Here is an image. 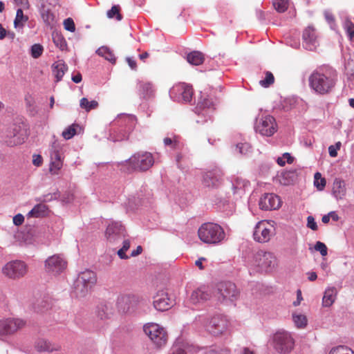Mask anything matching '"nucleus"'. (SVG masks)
Returning <instances> with one entry per match:
<instances>
[{
  "instance_id": "obj_28",
  "label": "nucleus",
  "mask_w": 354,
  "mask_h": 354,
  "mask_svg": "<svg viewBox=\"0 0 354 354\" xmlns=\"http://www.w3.org/2000/svg\"><path fill=\"white\" fill-rule=\"evenodd\" d=\"M48 208L46 205L40 203L35 205L28 214L29 217L40 218L44 217L48 214Z\"/></svg>"
},
{
  "instance_id": "obj_13",
  "label": "nucleus",
  "mask_w": 354,
  "mask_h": 354,
  "mask_svg": "<svg viewBox=\"0 0 354 354\" xmlns=\"http://www.w3.org/2000/svg\"><path fill=\"white\" fill-rule=\"evenodd\" d=\"M273 234L274 227L271 223L267 221H261L255 226L253 236L257 242L266 243Z\"/></svg>"
},
{
  "instance_id": "obj_52",
  "label": "nucleus",
  "mask_w": 354,
  "mask_h": 354,
  "mask_svg": "<svg viewBox=\"0 0 354 354\" xmlns=\"http://www.w3.org/2000/svg\"><path fill=\"white\" fill-rule=\"evenodd\" d=\"M315 250L319 251L322 256H326L328 254V250L326 245L320 241H317L315 245Z\"/></svg>"
},
{
  "instance_id": "obj_27",
  "label": "nucleus",
  "mask_w": 354,
  "mask_h": 354,
  "mask_svg": "<svg viewBox=\"0 0 354 354\" xmlns=\"http://www.w3.org/2000/svg\"><path fill=\"white\" fill-rule=\"evenodd\" d=\"M52 68L56 82H59L67 70V66L62 60H59L53 64Z\"/></svg>"
},
{
  "instance_id": "obj_17",
  "label": "nucleus",
  "mask_w": 354,
  "mask_h": 354,
  "mask_svg": "<svg viewBox=\"0 0 354 354\" xmlns=\"http://www.w3.org/2000/svg\"><path fill=\"white\" fill-rule=\"evenodd\" d=\"M153 306L160 311L169 310L173 305L174 301L169 297L165 290L158 291L153 297Z\"/></svg>"
},
{
  "instance_id": "obj_2",
  "label": "nucleus",
  "mask_w": 354,
  "mask_h": 354,
  "mask_svg": "<svg viewBox=\"0 0 354 354\" xmlns=\"http://www.w3.org/2000/svg\"><path fill=\"white\" fill-rule=\"evenodd\" d=\"M198 235L201 241L207 244H218L222 242L225 233L223 228L214 223H205L198 228Z\"/></svg>"
},
{
  "instance_id": "obj_29",
  "label": "nucleus",
  "mask_w": 354,
  "mask_h": 354,
  "mask_svg": "<svg viewBox=\"0 0 354 354\" xmlns=\"http://www.w3.org/2000/svg\"><path fill=\"white\" fill-rule=\"evenodd\" d=\"M295 171H284L277 176V180L281 185H289L295 181Z\"/></svg>"
},
{
  "instance_id": "obj_26",
  "label": "nucleus",
  "mask_w": 354,
  "mask_h": 354,
  "mask_svg": "<svg viewBox=\"0 0 354 354\" xmlns=\"http://www.w3.org/2000/svg\"><path fill=\"white\" fill-rule=\"evenodd\" d=\"M337 295V290L335 287H328L326 289L322 298V306L330 307L335 302Z\"/></svg>"
},
{
  "instance_id": "obj_33",
  "label": "nucleus",
  "mask_w": 354,
  "mask_h": 354,
  "mask_svg": "<svg viewBox=\"0 0 354 354\" xmlns=\"http://www.w3.org/2000/svg\"><path fill=\"white\" fill-rule=\"evenodd\" d=\"M24 100L26 107L29 115L35 116L38 113V109L35 105V100L34 97L30 95H26Z\"/></svg>"
},
{
  "instance_id": "obj_54",
  "label": "nucleus",
  "mask_w": 354,
  "mask_h": 354,
  "mask_svg": "<svg viewBox=\"0 0 354 354\" xmlns=\"http://www.w3.org/2000/svg\"><path fill=\"white\" fill-rule=\"evenodd\" d=\"M163 142L166 146H171L174 149L178 147L179 142L178 141L176 137H174V138H165L163 140Z\"/></svg>"
},
{
  "instance_id": "obj_37",
  "label": "nucleus",
  "mask_w": 354,
  "mask_h": 354,
  "mask_svg": "<svg viewBox=\"0 0 354 354\" xmlns=\"http://www.w3.org/2000/svg\"><path fill=\"white\" fill-rule=\"evenodd\" d=\"M28 20V17L24 15L22 8H19L17 10L16 17L14 21L15 27H23Z\"/></svg>"
},
{
  "instance_id": "obj_7",
  "label": "nucleus",
  "mask_w": 354,
  "mask_h": 354,
  "mask_svg": "<svg viewBox=\"0 0 354 354\" xmlns=\"http://www.w3.org/2000/svg\"><path fill=\"white\" fill-rule=\"evenodd\" d=\"M272 342L274 348L281 354L290 353L295 346V341L292 335L284 330L277 331L274 333Z\"/></svg>"
},
{
  "instance_id": "obj_61",
  "label": "nucleus",
  "mask_w": 354,
  "mask_h": 354,
  "mask_svg": "<svg viewBox=\"0 0 354 354\" xmlns=\"http://www.w3.org/2000/svg\"><path fill=\"white\" fill-rule=\"evenodd\" d=\"M126 61L131 69L136 70L137 63L134 59L131 57H127Z\"/></svg>"
},
{
  "instance_id": "obj_60",
  "label": "nucleus",
  "mask_w": 354,
  "mask_h": 354,
  "mask_svg": "<svg viewBox=\"0 0 354 354\" xmlns=\"http://www.w3.org/2000/svg\"><path fill=\"white\" fill-rule=\"evenodd\" d=\"M15 2L24 9H28L30 7L28 0H15Z\"/></svg>"
},
{
  "instance_id": "obj_41",
  "label": "nucleus",
  "mask_w": 354,
  "mask_h": 354,
  "mask_svg": "<svg viewBox=\"0 0 354 354\" xmlns=\"http://www.w3.org/2000/svg\"><path fill=\"white\" fill-rule=\"evenodd\" d=\"M274 82V77L273 74L270 71L265 72V78L260 80L259 84L264 87L268 88Z\"/></svg>"
},
{
  "instance_id": "obj_63",
  "label": "nucleus",
  "mask_w": 354,
  "mask_h": 354,
  "mask_svg": "<svg viewBox=\"0 0 354 354\" xmlns=\"http://www.w3.org/2000/svg\"><path fill=\"white\" fill-rule=\"evenodd\" d=\"M241 354H257L253 350L248 347H243L241 350Z\"/></svg>"
},
{
  "instance_id": "obj_53",
  "label": "nucleus",
  "mask_w": 354,
  "mask_h": 354,
  "mask_svg": "<svg viewBox=\"0 0 354 354\" xmlns=\"http://www.w3.org/2000/svg\"><path fill=\"white\" fill-rule=\"evenodd\" d=\"M64 26L66 30L70 32H73L75 30V25L73 19L71 18H67L64 21Z\"/></svg>"
},
{
  "instance_id": "obj_24",
  "label": "nucleus",
  "mask_w": 354,
  "mask_h": 354,
  "mask_svg": "<svg viewBox=\"0 0 354 354\" xmlns=\"http://www.w3.org/2000/svg\"><path fill=\"white\" fill-rule=\"evenodd\" d=\"M303 39L307 49L310 50H314L317 44V36L315 29L312 26L307 27L304 30Z\"/></svg>"
},
{
  "instance_id": "obj_20",
  "label": "nucleus",
  "mask_w": 354,
  "mask_h": 354,
  "mask_svg": "<svg viewBox=\"0 0 354 354\" xmlns=\"http://www.w3.org/2000/svg\"><path fill=\"white\" fill-rule=\"evenodd\" d=\"M125 234V229L119 223L112 222L106 227V236L110 242H113L118 239L124 237Z\"/></svg>"
},
{
  "instance_id": "obj_38",
  "label": "nucleus",
  "mask_w": 354,
  "mask_h": 354,
  "mask_svg": "<svg viewBox=\"0 0 354 354\" xmlns=\"http://www.w3.org/2000/svg\"><path fill=\"white\" fill-rule=\"evenodd\" d=\"M121 8L119 5H114L106 12V16L109 19L115 18L118 21L122 19V15L120 13Z\"/></svg>"
},
{
  "instance_id": "obj_16",
  "label": "nucleus",
  "mask_w": 354,
  "mask_h": 354,
  "mask_svg": "<svg viewBox=\"0 0 354 354\" xmlns=\"http://www.w3.org/2000/svg\"><path fill=\"white\" fill-rule=\"evenodd\" d=\"M64 156L54 145L50 155L49 172L51 175H58L63 167Z\"/></svg>"
},
{
  "instance_id": "obj_43",
  "label": "nucleus",
  "mask_w": 354,
  "mask_h": 354,
  "mask_svg": "<svg viewBox=\"0 0 354 354\" xmlns=\"http://www.w3.org/2000/svg\"><path fill=\"white\" fill-rule=\"evenodd\" d=\"M216 100H214L212 98L205 97L203 99L201 102L198 103V105L202 109H207L214 110Z\"/></svg>"
},
{
  "instance_id": "obj_35",
  "label": "nucleus",
  "mask_w": 354,
  "mask_h": 354,
  "mask_svg": "<svg viewBox=\"0 0 354 354\" xmlns=\"http://www.w3.org/2000/svg\"><path fill=\"white\" fill-rule=\"evenodd\" d=\"M52 37L53 41L57 47H58L62 50L66 49V41L61 33L53 32L52 34Z\"/></svg>"
},
{
  "instance_id": "obj_46",
  "label": "nucleus",
  "mask_w": 354,
  "mask_h": 354,
  "mask_svg": "<svg viewBox=\"0 0 354 354\" xmlns=\"http://www.w3.org/2000/svg\"><path fill=\"white\" fill-rule=\"evenodd\" d=\"M76 127H78L77 124H73L69 126L62 132V136L66 140L72 138L76 134Z\"/></svg>"
},
{
  "instance_id": "obj_40",
  "label": "nucleus",
  "mask_w": 354,
  "mask_h": 354,
  "mask_svg": "<svg viewBox=\"0 0 354 354\" xmlns=\"http://www.w3.org/2000/svg\"><path fill=\"white\" fill-rule=\"evenodd\" d=\"M293 322L298 328H303L307 325V318L304 315L294 313L292 315Z\"/></svg>"
},
{
  "instance_id": "obj_3",
  "label": "nucleus",
  "mask_w": 354,
  "mask_h": 354,
  "mask_svg": "<svg viewBox=\"0 0 354 354\" xmlns=\"http://www.w3.org/2000/svg\"><path fill=\"white\" fill-rule=\"evenodd\" d=\"M275 261V257L272 253L259 250L252 253L248 263L257 271L268 272L274 267Z\"/></svg>"
},
{
  "instance_id": "obj_58",
  "label": "nucleus",
  "mask_w": 354,
  "mask_h": 354,
  "mask_svg": "<svg viewBox=\"0 0 354 354\" xmlns=\"http://www.w3.org/2000/svg\"><path fill=\"white\" fill-rule=\"evenodd\" d=\"M43 162V158L41 155L35 154L32 156V164L35 166L39 167Z\"/></svg>"
},
{
  "instance_id": "obj_19",
  "label": "nucleus",
  "mask_w": 354,
  "mask_h": 354,
  "mask_svg": "<svg viewBox=\"0 0 354 354\" xmlns=\"http://www.w3.org/2000/svg\"><path fill=\"white\" fill-rule=\"evenodd\" d=\"M222 182V174L215 169L205 172L203 176V184L209 188L218 187Z\"/></svg>"
},
{
  "instance_id": "obj_49",
  "label": "nucleus",
  "mask_w": 354,
  "mask_h": 354,
  "mask_svg": "<svg viewBox=\"0 0 354 354\" xmlns=\"http://www.w3.org/2000/svg\"><path fill=\"white\" fill-rule=\"evenodd\" d=\"M43 47L40 44H34L31 47V55L33 58H38L39 57L42 53H43Z\"/></svg>"
},
{
  "instance_id": "obj_48",
  "label": "nucleus",
  "mask_w": 354,
  "mask_h": 354,
  "mask_svg": "<svg viewBox=\"0 0 354 354\" xmlns=\"http://www.w3.org/2000/svg\"><path fill=\"white\" fill-rule=\"evenodd\" d=\"M294 158L291 156L289 153H284L281 157H279L277 160V162L281 167H283L286 165L287 162L288 164H291L293 162Z\"/></svg>"
},
{
  "instance_id": "obj_50",
  "label": "nucleus",
  "mask_w": 354,
  "mask_h": 354,
  "mask_svg": "<svg viewBox=\"0 0 354 354\" xmlns=\"http://www.w3.org/2000/svg\"><path fill=\"white\" fill-rule=\"evenodd\" d=\"M7 335H10L8 320L7 319L0 320V337H3Z\"/></svg>"
},
{
  "instance_id": "obj_8",
  "label": "nucleus",
  "mask_w": 354,
  "mask_h": 354,
  "mask_svg": "<svg viewBox=\"0 0 354 354\" xmlns=\"http://www.w3.org/2000/svg\"><path fill=\"white\" fill-rule=\"evenodd\" d=\"M216 297L218 301H234L239 298V291L236 285L230 281H222L216 286Z\"/></svg>"
},
{
  "instance_id": "obj_5",
  "label": "nucleus",
  "mask_w": 354,
  "mask_h": 354,
  "mask_svg": "<svg viewBox=\"0 0 354 354\" xmlns=\"http://www.w3.org/2000/svg\"><path fill=\"white\" fill-rule=\"evenodd\" d=\"M143 330L157 348H162L166 345L168 334L165 328L160 325L152 322L147 323L144 325Z\"/></svg>"
},
{
  "instance_id": "obj_21",
  "label": "nucleus",
  "mask_w": 354,
  "mask_h": 354,
  "mask_svg": "<svg viewBox=\"0 0 354 354\" xmlns=\"http://www.w3.org/2000/svg\"><path fill=\"white\" fill-rule=\"evenodd\" d=\"M95 314L101 320L111 319L114 314L113 303L109 301L100 303L96 307Z\"/></svg>"
},
{
  "instance_id": "obj_12",
  "label": "nucleus",
  "mask_w": 354,
  "mask_h": 354,
  "mask_svg": "<svg viewBox=\"0 0 354 354\" xmlns=\"http://www.w3.org/2000/svg\"><path fill=\"white\" fill-rule=\"evenodd\" d=\"M8 137L6 142L10 146L23 143L27 138L26 125L23 122L14 124L9 130Z\"/></svg>"
},
{
  "instance_id": "obj_23",
  "label": "nucleus",
  "mask_w": 354,
  "mask_h": 354,
  "mask_svg": "<svg viewBox=\"0 0 354 354\" xmlns=\"http://www.w3.org/2000/svg\"><path fill=\"white\" fill-rule=\"evenodd\" d=\"M211 297L209 289L205 286H201L194 290L190 297L189 301L193 304L204 302Z\"/></svg>"
},
{
  "instance_id": "obj_25",
  "label": "nucleus",
  "mask_w": 354,
  "mask_h": 354,
  "mask_svg": "<svg viewBox=\"0 0 354 354\" xmlns=\"http://www.w3.org/2000/svg\"><path fill=\"white\" fill-rule=\"evenodd\" d=\"M332 193L337 200L344 198L346 195V182L341 178H335L333 183Z\"/></svg>"
},
{
  "instance_id": "obj_56",
  "label": "nucleus",
  "mask_w": 354,
  "mask_h": 354,
  "mask_svg": "<svg viewBox=\"0 0 354 354\" xmlns=\"http://www.w3.org/2000/svg\"><path fill=\"white\" fill-rule=\"evenodd\" d=\"M307 227L314 231L317 230V225L312 216H309L307 218Z\"/></svg>"
},
{
  "instance_id": "obj_6",
  "label": "nucleus",
  "mask_w": 354,
  "mask_h": 354,
  "mask_svg": "<svg viewBox=\"0 0 354 354\" xmlns=\"http://www.w3.org/2000/svg\"><path fill=\"white\" fill-rule=\"evenodd\" d=\"M207 330L214 336H221L231 333V323L223 315H216L207 323Z\"/></svg>"
},
{
  "instance_id": "obj_36",
  "label": "nucleus",
  "mask_w": 354,
  "mask_h": 354,
  "mask_svg": "<svg viewBox=\"0 0 354 354\" xmlns=\"http://www.w3.org/2000/svg\"><path fill=\"white\" fill-rule=\"evenodd\" d=\"M80 106L82 109L88 112L91 110L95 109L98 106V102L96 100L88 101L86 97L80 100Z\"/></svg>"
},
{
  "instance_id": "obj_62",
  "label": "nucleus",
  "mask_w": 354,
  "mask_h": 354,
  "mask_svg": "<svg viewBox=\"0 0 354 354\" xmlns=\"http://www.w3.org/2000/svg\"><path fill=\"white\" fill-rule=\"evenodd\" d=\"M206 261L205 257H200L198 260L195 261V265L200 269L203 270L204 266H203V261Z\"/></svg>"
},
{
  "instance_id": "obj_42",
  "label": "nucleus",
  "mask_w": 354,
  "mask_h": 354,
  "mask_svg": "<svg viewBox=\"0 0 354 354\" xmlns=\"http://www.w3.org/2000/svg\"><path fill=\"white\" fill-rule=\"evenodd\" d=\"M314 178V185L317 187L318 190H323L326 187V179L322 177V175L319 172H317L315 174Z\"/></svg>"
},
{
  "instance_id": "obj_59",
  "label": "nucleus",
  "mask_w": 354,
  "mask_h": 354,
  "mask_svg": "<svg viewBox=\"0 0 354 354\" xmlns=\"http://www.w3.org/2000/svg\"><path fill=\"white\" fill-rule=\"evenodd\" d=\"M24 221V217L21 214H18L13 217V223L15 225H21Z\"/></svg>"
},
{
  "instance_id": "obj_57",
  "label": "nucleus",
  "mask_w": 354,
  "mask_h": 354,
  "mask_svg": "<svg viewBox=\"0 0 354 354\" xmlns=\"http://www.w3.org/2000/svg\"><path fill=\"white\" fill-rule=\"evenodd\" d=\"M236 148L241 153L245 154L250 150V146L248 143H240L236 145Z\"/></svg>"
},
{
  "instance_id": "obj_39",
  "label": "nucleus",
  "mask_w": 354,
  "mask_h": 354,
  "mask_svg": "<svg viewBox=\"0 0 354 354\" xmlns=\"http://www.w3.org/2000/svg\"><path fill=\"white\" fill-rule=\"evenodd\" d=\"M272 5L278 12L282 13L288 10L289 0H272Z\"/></svg>"
},
{
  "instance_id": "obj_22",
  "label": "nucleus",
  "mask_w": 354,
  "mask_h": 354,
  "mask_svg": "<svg viewBox=\"0 0 354 354\" xmlns=\"http://www.w3.org/2000/svg\"><path fill=\"white\" fill-rule=\"evenodd\" d=\"M173 95H180L185 102H190L193 96V88L192 86L185 83L176 84L171 90Z\"/></svg>"
},
{
  "instance_id": "obj_18",
  "label": "nucleus",
  "mask_w": 354,
  "mask_h": 354,
  "mask_svg": "<svg viewBox=\"0 0 354 354\" xmlns=\"http://www.w3.org/2000/svg\"><path fill=\"white\" fill-rule=\"evenodd\" d=\"M259 205L263 210L277 209L281 207V200L274 194H266L260 198Z\"/></svg>"
},
{
  "instance_id": "obj_55",
  "label": "nucleus",
  "mask_w": 354,
  "mask_h": 354,
  "mask_svg": "<svg viewBox=\"0 0 354 354\" xmlns=\"http://www.w3.org/2000/svg\"><path fill=\"white\" fill-rule=\"evenodd\" d=\"M341 145L340 142H337L335 145H330L328 147L329 155L333 158L336 157L337 156V151L340 149Z\"/></svg>"
},
{
  "instance_id": "obj_4",
  "label": "nucleus",
  "mask_w": 354,
  "mask_h": 354,
  "mask_svg": "<svg viewBox=\"0 0 354 354\" xmlns=\"http://www.w3.org/2000/svg\"><path fill=\"white\" fill-rule=\"evenodd\" d=\"M97 282L96 274L90 270L80 272L74 283V291L77 297L86 295Z\"/></svg>"
},
{
  "instance_id": "obj_15",
  "label": "nucleus",
  "mask_w": 354,
  "mask_h": 354,
  "mask_svg": "<svg viewBox=\"0 0 354 354\" xmlns=\"http://www.w3.org/2000/svg\"><path fill=\"white\" fill-rule=\"evenodd\" d=\"M140 302L139 297L135 295H120L118 297L115 306L119 312H133Z\"/></svg>"
},
{
  "instance_id": "obj_10",
  "label": "nucleus",
  "mask_w": 354,
  "mask_h": 354,
  "mask_svg": "<svg viewBox=\"0 0 354 354\" xmlns=\"http://www.w3.org/2000/svg\"><path fill=\"white\" fill-rule=\"evenodd\" d=\"M254 129L261 136L270 137L277 131V124L274 117L262 115L257 119Z\"/></svg>"
},
{
  "instance_id": "obj_34",
  "label": "nucleus",
  "mask_w": 354,
  "mask_h": 354,
  "mask_svg": "<svg viewBox=\"0 0 354 354\" xmlns=\"http://www.w3.org/2000/svg\"><path fill=\"white\" fill-rule=\"evenodd\" d=\"M7 320L10 335L22 328L26 324V322L20 319H7Z\"/></svg>"
},
{
  "instance_id": "obj_9",
  "label": "nucleus",
  "mask_w": 354,
  "mask_h": 354,
  "mask_svg": "<svg viewBox=\"0 0 354 354\" xmlns=\"http://www.w3.org/2000/svg\"><path fill=\"white\" fill-rule=\"evenodd\" d=\"M127 162L133 170L146 171L153 165L154 160L151 153L144 152L135 153Z\"/></svg>"
},
{
  "instance_id": "obj_47",
  "label": "nucleus",
  "mask_w": 354,
  "mask_h": 354,
  "mask_svg": "<svg viewBox=\"0 0 354 354\" xmlns=\"http://www.w3.org/2000/svg\"><path fill=\"white\" fill-rule=\"evenodd\" d=\"M344 29L350 40H352L354 38V24L348 19L346 20L344 24Z\"/></svg>"
},
{
  "instance_id": "obj_45",
  "label": "nucleus",
  "mask_w": 354,
  "mask_h": 354,
  "mask_svg": "<svg viewBox=\"0 0 354 354\" xmlns=\"http://www.w3.org/2000/svg\"><path fill=\"white\" fill-rule=\"evenodd\" d=\"M140 91L145 97L151 96L153 92L152 84L149 82L142 83L140 85Z\"/></svg>"
},
{
  "instance_id": "obj_51",
  "label": "nucleus",
  "mask_w": 354,
  "mask_h": 354,
  "mask_svg": "<svg viewBox=\"0 0 354 354\" xmlns=\"http://www.w3.org/2000/svg\"><path fill=\"white\" fill-rule=\"evenodd\" d=\"M230 350L227 348H209L204 354H230Z\"/></svg>"
},
{
  "instance_id": "obj_1",
  "label": "nucleus",
  "mask_w": 354,
  "mask_h": 354,
  "mask_svg": "<svg viewBox=\"0 0 354 354\" xmlns=\"http://www.w3.org/2000/svg\"><path fill=\"white\" fill-rule=\"evenodd\" d=\"M337 76L336 71L331 68H319L310 75L309 85L316 93L325 95L335 87Z\"/></svg>"
},
{
  "instance_id": "obj_32",
  "label": "nucleus",
  "mask_w": 354,
  "mask_h": 354,
  "mask_svg": "<svg viewBox=\"0 0 354 354\" xmlns=\"http://www.w3.org/2000/svg\"><path fill=\"white\" fill-rule=\"evenodd\" d=\"M35 348L39 352H49L53 350L50 342L44 338H39L35 342Z\"/></svg>"
},
{
  "instance_id": "obj_44",
  "label": "nucleus",
  "mask_w": 354,
  "mask_h": 354,
  "mask_svg": "<svg viewBox=\"0 0 354 354\" xmlns=\"http://www.w3.org/2000/svg\"><path fill=\"white\" fill-rule=\"evenodd\" d=\"M328 354H354V351L347 346H339L332 348Z\"/></svg>"
},
{
  "instance_id": "obj_64",
  "label": "nucleus",
  "mask_w": 354,
  "mask_h": 354,
  "mask_svg": "<svg viewBox=\"0 0 354 354\" xmlns=\"http://www.w3.org/2000/svg\"><path fill=\"white\" fill-rule=\"evenodd\" d=\"M125 253H126V251H124L122 249H120L118 251V254L119 257L122 259H126L128 258L127 255Z\"/></svg>"
},
{
  "instance_id": "obj_11",
  "label": "nucleus",
  "mask_w": 354,
  "mask_h": 354,
  "mask_svg": "<svg viewBox=\"0 0 354 354\" xmlns=\"http://www.w3.org/2000/svg\"><path fill=\"white\" fill-rule=\"evenodd\" d=\"M27 272V265L24 261L18 260L7 263L2 268L3 274L13 279L23 277Z\"/></svg>"
},
{
  "instance_id": "obj_30",
  "label": "nucleus",
  "mask_w": 354,
  "mask_h": 354,
  "mask_svg": "<svg viewBox=\"0 0 354 354\" xmlns=\"http://www.w3.org/2000/svg\"><path fill=\"white\" fill-rule=\"evenodd\" d=\"M96 53L99 56L104 57L105 59L108 60L111 63H115L116 58L115 57V55L109 47L101 46L96 50Z\"/></svg>"
},
{
  "instance_id": "obj_31",
  "label": "nucleus",
  "mask_w": 354,
  "mask_h": 354,
  "mask_svg": "<svg viewBox=\"0 0 354 354\" xmlns=\"http://www.w3.org/2000/svg\"><path fill=\"white\" fill-rule=\"evenodd\" d=\"M187 62L195 66L201 65L205 60L204 55L200 51H193L187 55Z\"/></svg>"
},
{
  "instance_id": "obj_14",
  "label": "nucleus",
  "mask_w": 354,
  "mask_h": 354,
  "mask_svg": "<svg viewBox=\"0 0 354 354\" xmlns=\"http://www.w3.org/2000/svg\"><path fill=\"white\" fill-rule=\"evenodd\" d=\"M44 267L46 272L56 275L66 268L67 261L61 254H54L45 261Z\"/></svg>"
}]
</instances>
